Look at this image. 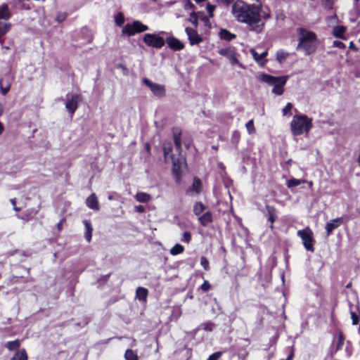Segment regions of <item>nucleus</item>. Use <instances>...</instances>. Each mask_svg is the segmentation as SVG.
<instances>
[{"label": "nucleus", "instance_id": "nucleus-42", "mask_svg": "<svg viewBox=\"0 0 360 360\" xmlns=\"http://www.w3.org/2000/svg\"><path fill=\"white\" fill-rule=\"evenodd\" d=\"M195 8L194 5L190 0H186L184 4L185 10H193Z\"/></svg>", "mask_w": 360, "mask_h": 360}, {"label": "nucleus", "instance_id": "nucleus-62", "mask_svg": "<svg viewBox=\"0 0 360 360\" xmlns=\"http://www.w3.org/2000/svg\"><path fill=\"white\" fill-rule=\"evenodd\" d=\"M196 3H202V2H204L206 0H195Z\"/></svg>", "mask_w": 360, "mask_h": 360}, {"label": "nucleus", "instance_id": "nucleus-41", "mask_svg": "<svg viewBox=\"0 0 360 360\" xmlns=\"http://www.w3.org/2000/svg\"><path fill=\"white\" fill-rule=\"evenodd\" d=\"M10 89V84L6 85L5 87L2 86V82L0 81V90L2 95H6Z\"/></svg>", "mask_w": 360, "mask_h": 360}, {"label": "nucleus", "instance_id": "nucleus-50", "mask_svg": "<svg viewBox=\"0 0 360 360\" xmlns=\"http://www.w3.org/2000/svg\"><path fill=\"white\" fill-rule=\"evenodd\" d=\"M232 138L234 140V141L236 142V143H237L238 142L239 138H240L239 132L238 131H234L233 133Z\"/></svg>", "mask_w": 360, "mask_h": 360}, {"label": "nucleus", "instance_id": "nucleus-33", "mask_svg": "<svg viewBox=\"0 0 360 360\" xmlns=\"http://www.w3.org/2000/svg\"><path fill=\"white\" fill-rule=\"evenodd\" d=\"M188 21L190 22H191L192 25L195 27H198V17L197 14L195 12H192L190 14V16H189V18H188Z\"/></svg>", "mask_w": 360, "mask_h": 360}, {"label": "nucleus", "instance_id": "nucleus-7", "mask_svg": "<svg viewBox=\"0 0 360 360\" xmlns=\"http://www.w3.org/2000/svg\"><path fill=\"white\" fill-rule=\"evenodd\" d=\"M148 30V27L136 20L132 24H127L122 29V34L127 36L134 35L136 33L143 32Z\"/></svg>", "mask_w": 360, "mask_h": 360}, {"label": "nucleus", "instance_id": "nucleus-11", "mask_svg": "<svg viewBox=\"0 0 360 360\" xmlns=\"http://www.w3.org/2000/svg\"><path fill=\"white\" fill-rule=\"evenodd\" d=\"M185 32L191 46L199 44L202 41V38L198 34L195 29L186 27L185 29Z\"/></svg>", "mask_w": 360, "mask_h": 360}, {"label": "nucleus", "instance_id": "nucleus-37", "mask_svg": "<svg viewBox=\"0 0 360 360\" xmlns=\"http://www.w3.org/2000/svg\"><path fill=\"white\" fill-rule=\"evenodd\" d=\"M351 319L352 321L353 325H357L359 321V316L354 311L350 312Z\"/></svg>", "mask_w": 360, "mask_h": 360}, {"label": "nucleus", "instance_id": "nucleus-19", "mask_svg": "<svg viewBox=\"0 0 360 360\" xmlns=\"http://www.w3.org/2000/svg\"><path fill=\"white\" fill-rule=\"evenodd\" d=\"M11 16L7 4L0 6V20H8Z\"/></svg>", "mask_w": 360, "mask_h": 360}, {"label": "nucleus", "instance_id": "nucleus-61", "mask_svg": "<svg viewBox=\"0 0 360 360\" xmlns=\"http://www.w3.org/2000/svg\"><path fill=\"white\" fill-rule=\"evenodd\" d=\"M2 112H3V106H2V105L0 103V116L1 115Z\"/></svg>", "mask_w": 360, "mask_h": 360}, {"label": "nucleus", "instance_id": "nucleus-22", "mask_svg": "<svg viewBox=\"0 0 360 360\" xmlns=\"http://www.w3.org/2000/svg\"><path fill=\"white\" fill-rule=\"evenodd\" d=\"M148 290L143 287H139L136 291V297L141 301H145L148 296Z\"/></svg>", "mask_w": 360, "mask_h": 360}, {"label": "nucleus", "instance_id": "nucleus-2", "mask_svg": "<svg viewBox=\"0 0 360 360\" xmlns=\"http://www.w3.org/2000/svg\"><path fill=\"white\" fill-rule=\"evenodd\" d=\"M181 133L176 129L173 130L174 142L176 154L172 153V147L170 143H164L163 150L166 161L171 160L172 163L173 174L179 179L181 169L186 164L185 158L181 154Z\"/></svg>", "mask_w": 360, "mask_h": 360}, {"label": "nucleus", "instance_id": "nucleus-1", "mask_svg": "<svg viewBox=\"0 0 360 360\" xmlns=\"http://www.w3.org/2000/svg\"><path fill=\"white\" fill-rule=\"evenodd\" d=\"M231 13L238 22L245 23L250 31L257 34L263 31L264 22L261 19L260 6L238 0L233 4Z\"/></svg>", "mask_w": 360, "mask_h": 360}, {"label": "nucleus", "instance_id": "nucleus-17", "mask_svg": "<svg viewBox=\"0 0 360 360\" xmlns=\"http://www.w3.org/2000/svg\"><path fill=\"white\" fill-rule=\"evenodd\" d=\"M86 205L88 207H89L91 210H99L98 199L95 193H92L87 198V199L86 200Z\"/></svg>", "mask_w": 360, "mask_h": 360}, {"label": "nucleus", "instance_id": "nucleus-38", "mask_svg": "<svg viewBox=\"0 0 360 360\" xmlns=\"http://www.w3.org/2000/svg\"><path fill=\"white\" fill-rule=\"evenodd\" d=\"M66 18H67V15L65 13H62V12L58 13V14L56 17V20L59 22H61L64 21Z\"/></svg>", "mask_w": 360, "mask_h": 360}, {"label": "nucleus", "instance_id": "nucleus-12", "mask_svg": "<svg viewBox=\"0 0 360 360\" xmlns=\"http://www.w3.org/2000/svg\"><path fill=\"white\" fill-rule=\"evenodd\" d=\"M219 53L229 59L231 65L238 63V60L236 56V53L233 49L231 47L221 49L219 51Z\"/></svg>", "mask_w": 360, "mask_h": 360}, {"label": "nucleus", "instance_id": "nucleus-34", "mask_svg": "<svg viewBox=\"0 0 360 360\" xmlns=\"http://www.w3.org/2000/svg\"><path fill=\"white\" fill-rule=\"evenodd\" d=\"M115 23L117 26H121L124 22V17L122 13H118L115 17Z\"/></svg>", "mask_w": 360, "mask_h": 360}, {"label": "nucleus", "instance_id": "nucleus-44", "mask_svg": "<svg viewBox=\"0 0 360 360\" xmlns=\"http://www.w3.org/2000/svg\"><path fill=\"white\" fill-rule=\"evenodd\" d=\"M215 8H216V6L214 5H211L210 4H208L207 5V11L209 13L210 17L212 18L213 16V12L214 11Z\"/></svg>", "mask_w": 360, "mask_h": 360}, {"label": "nucleus", "instance_id": "nucleus-4", "mask_svg": "<svg viewBox=\"0 0 360 360\" xmlns=\"http://www.w3.org/2000/svg\"><path fill=\"white\" fill-rule=\"evenodd\" d=\"M312 127V119L307 115H296L290 122V129L294 136L308 134Z\"/></svg>", "mask_w": 360, "mask_h": 360}, {"label": "nucleus", "instance_id": "nucleus-64", "mask_svg": "<svg viewBox=\"0 0 360 360\" xmlns=\"http://www.w3.org/2000/svg\"><path fill=\"white\" fill-rule=\"evenodd\" d=\"M13 208H14V210H15V211H19V210H20V209H19V208H18V207H16L15 206H14V207H13Z\"/></svg>", "mask_w": 360, "mask_h": 360}, {"label": "nucleus", "instance_id": "nucleus-30", "mask_svg": "<svg viewBox=\"0 0 360 360\" xmlns=\"http://www.w3.org/2000/svg\"><path fill=\"white\" fill-rule=\"evenodd\" d=\"M305 182H306L305 180H300V179H290L288 181L287 186H288V188H292V187L298 186L300 184H304Z\"/></svg>", "mask_w": 360, "mask_h": 360}, {"label": "nucleus", "instance_id": "nucleus-55", "mask_svg": "<svg viewBox=\"0 0 360 360\" xmlns=\"http://www.w3.org/2000/svg\"><path fill=\"white\" fill-rule=\"evenodd\" d=\"M200 20L203 21L206 25L210 23V20L206 16H202V18H200Z\"/></svg>", "mask_w": 360, "mask_h": 360}, {"label": "nucleus", "instance_id": "nucleus-32", "mask_svg": "<svg viewBox=\"0 0 360 360\" xmlns=\"http://www.w3.org/2000/svg\"><path fill=\"white\" fill-rule=\"evenodd\" d=\"M288 56V53L283 50H280L276 53V59L281 63L285 60Z\"/></svg>", "mask_w": 360, "mask_h": 360}, {"label": "nucleus", "instance_id": "nucleus-63", "mask_svg": "<svg viewBox=\"0 0 360 360\" xmlns=\"http://www.w3.org/2000/svg\"><path fill=\"white\" fill-rule=\"evenodd\" d=\"M358 163L360 166V154L359 155V157H358Z\"/></svg>", "mask_w": 360, "mask_h": 360}, {"label": "nucleus", "instance_id": "nucleus-26", "mask_svg": "<svg viewBox=\"0 0 360 360\" xmlns=\"http://www.w3.org/2000/svg\"><path fill=\"white\" fill-rule=\"evenodd\" d=\"M266 207V211H267V214H268V219L272 224L276 219L275 208L273 207L269 206V205H267ZM272 227H273V226L271 225V228H272Z\"/></svg>", "mask_w": 360, "mask_h": 360}, {"label": "nucleus", "instance_id": "nucleus-29", "mask_svg": "<svg viewBox=\"0 0 360 360\" xmlns=\"http://www.w3.org/2000/svg\"><path fill=\"white\" fill-rule=\"evenodd\" d=\"M126 360H138L137 354L132 349H127L124 354Z\"/></svg>", "mask_w": 360, "mask_h": 360}, {"label": "nucleus", "instance_id": "nucleus-56", "mask_svg": "<svg viewBox=\"0 0 360 360\" xmlns=\"http://www.w3.org/2000/svg\"><path fill=\"white\" fill-rule=\"evenodd\" d=\"M63 220H61L58 224H57V228L58 229V231H60L62 229V226H63Z\"/></svg>", "mask_w": 360, "mask_h": 360}, {"label": "nucleus", "instance_id": "nucleus-51", "mask_svg": "<svg viewBox=\"0 0 360 360\" xmlns=\"http://www.w3.org/2000/svg\"><path fill=\"white\" fill-rule=\"evenodd\" d=\"M233 0H216V1L220 4L228 6L229 5Z\"/></svg>", "mask_w": 360, "mask_h": 360}, {"label": "nucleus", "instance_id": "nucleus-45", "mask_svg": "<svg viewBox=\"0 0 360 360\" xmlns=\"http://www.w3.org/2000/svg\"><path fill=\"white\" fill-rule=\"evenodd\" d=\"M263 18L265 20L269 19L271 18V15L269 11H265L261 7V18Z\"/></svg>", "mask_w": 360, "mask_h": 360}, {"label": "nucleus", "instance_id": "nucleus-28", "mask_svg": "<svg viewBox=\"0 0 360 360\" xmlns=\"http://www.w3.org/2000/svg\"><path fill=\"white\" fill-rule=\"evenodd\" d=\"M205 210V206L200 202H197L193 206V212L195 215L198 216L202 214Z\"/></svg>", "mask_w": 360, "mask_h": 360}, {"label": "nucleus", "instance_id": "nucleus-57", "mask_svg": "<svg viewBox=\"0 0 360 360\" xmlns=\"http://www.w3.org/2000/svg\"><path fill=\"white\" fill-rule=\"evenodd\" d=\"M136 210L139 212H143L144 210L143 206H138L136 207Z\"/></svg>", "mask_w": 360, "mask_h": 360}, {"label": "nucleus", "instance_id": "nucleus-23", "mask_svg": "<svg viewBox=\"0 0 360 360\" xmlns=\"http://www.w3.org/2000/svg\"><path fill=\"white\" fill-rule=\"evenodd\" d=\"M84 224L85 229H86L84 236H85L86 240L88 242H89L91 239L93 228H92L90 221H89V220H84Z\"/></svg>", "mask_w": 360, "mask_h": 360}, {"label": "nucleus", "instance_id": "nucleus-36", "mask_svg": "<svg viewBox=\"0 0 360 360\" xmlns=\"http://www.w3.org/2000/svg\"><path fill=\"white\" fill-rule=\"evenodd\" d=\"M11 28V24L6 23L3 25H0L1 34L3 36Z\"/></svg>", "mask_w": 360, "mask_h": 360}, {"label": "nucleus", "instance_id": "nucleus-15", "mask_svg": "<svg viewBox=\"0 0 360 360\" xmlns=\"http://www.w3.org/2000/svg\"><path fill=\"white\" fill-rule=\"evenodd\" d=\"M167 44L169 48L175 51H180L184 48V44L175 37L167 38Z\"/></svg>", "mask_w": 360, "mask_h": 360}, {"label": "nucleus", "instance_id": "nucleus-60", "mask_svg": "<svg viewBox=\"0 0 360 360\" xmlns=\"http://www.w3.org/2000/svg\"><path fill=\"white\" fill-rule=\"evenodd\" d=\"M10 201H11V204L13 205V207L15 206V199H14V198L11 199Z\"/></svg>", "mask_w": 360, "mask_h": 360}, {"label": "nucleus", "instance_id": "nucleus-10", "mask_svg": "<svg viewBox=\"0 0 360 360\" xmlns=\"http://www.w3.org/2000/svg\"><path fill=\"white\" fill-rule=\"evenodd\" d=\"M82 100L80 94H72L70 100L65 103V108L68 112L72 115L78 108V103Z\"/></svg>", "mask_w": 360, "mask_h": 360}, {"label": "nucleus", "instance_id": "nucleus-35", "mask_svg": "<svg viewBox=\"0 0 360 360\" xmlns=\"http://www.w3.org/2000/svg\"><path fill=\"white\" fill-rule=\"evenodd\" d=\"M245 127L250 134L255 133V128L254 122L252 120H250V121H248L246 123Z\"/></svg>", "mask_w": 360, "mask_h": 360}, {"label": "nucleus", "instance_id": "nucleus-6", "mask_svg": "<svg viewBox=\"0 0 360 360\" xmlns=\"http://www.w3.org/2000/svg\"><path fill=\"white\" fill-rule=\"evenodd\" d=\"M297 236L301 238L305 249L313 252L314 251V240L312 231L309 227H307L304 229L299 230L297 231Z\"/></svg>", "mask_w": 360, "mask_h": 360}, {"label": "nucleus", "instance_id": "nucleus-46", "mask_svg": "<svg viewBox=\"0 0 360 360\" xmlns=\"http://www.w3.org/2000/svg\"><path fill=\"white\" fill-rule=\"evenodd\" d=\"M343 341H344V337H343V334L340 332L339 334H338V349L340 348L342 345H343Z\"/></svg>", "mask_w": 360, "mask_h": 360}, {"label": "nucleus", "instance_id": "nucleus-24", "mask_svg": "<svg viewBox=\"0 0 360 360\" xmlns=\"http://www.w3.org/2000/svg\"><path fill=\"white\" fill-rule=\"evenodd\" d=\"M346 31V28L344 26H338L335 27L333 30V34L338 38H340L345 39V37L343 36L344 33Z\"/></svg>", "mask_w": 360, "mask_h": 360}, {"label": "nucleus", "instance_id": "nucleus-58", "mask_svg": "<svg viewBox=\"0 0 360 360\" xmlns=\"http://www.w3.org/2000/svg\"><path fill=\"white\" fill-rule=\"evenodd\" d=\"M294 356L293 352H291L285 360H292Z\"/></svg>", "mask_w": 360, "mask_h": 360}, {"label": "nucleus", "instance_id": "nucleus-21", "mask_svg": "<svg viewBox=\"0 0 360 360\" xmlns=\"http://www.w3.org/2000/svg\"><path fill=\"white\" fill-rule=\"evenodd\" d=\"M199 221L202 226H207L208 224L211 223L212 221V213L210 212H206L199 218Z\"/></svg>", "mask_w": 360, "mask_h": 360}, {"label": "nucleus", "instance_id": "nucleus-52", "mask_svg": "<svg viewBox=\"0 0 360 360\" xmlns=\"http://www.w3.org/2000/svg\"><path fill=\"white\" fill-rule=\"evenodd\" d=\"M284 19H285V15L282 13L277 14V15H276L277 20L283 21Z\"/></svg>", "mask_w": 360, "mask_h": 360}, {"label": "nucleus", "instance_id": "nucleus-20", "mask_svg": "<svg viewBox=\"0 0 360 360\" xmlns=\"http://www.w3.org/2000/svg\"><path fill=\"white\" fill-rule=\"evenodd\" d=\"M5 347L11 351H16L18 350L20 347V341L18 339H16L13 341H8L5 344Z\"/></svg>", "mask_w": 360, "mask_h": 360}, {"label": "nucleus", "instance_id": "nucleus-47", "mask_svg": "<svg viewBox=\"0 0 360 360\" xmlns=\"http://www.w3.org/2000/svg\"><path fill=\"white\" fill-rule=\"evenodd\" d=\"M333 46L341 49H344L345 48V45L340 41H334Z\"/></svg>", "mask_w": 360, "mask_h": 360}, {"label": "nucleus", "instance_id": "nucleus-31", "mask_svg": "<svg viewBox=\"0 0 360 360\" xmlns=\"http://www.w3.org/2000/svg\"><path fill=\"white\" fill-rule=\"evenodd\" d=\"M184 247L180 244H176L171 250H170V254L172 255H176L179 254H181L184 252Z\"/></svg>", "mask_w": 360, "mask_h": 360}, {"label": "nucleus", "instance_id": "nucleus-5", "mask_svg": "<svg viewBox=\"0 0 360 360\" xmlns=\"http://www.w3.org/2000/svg\"><path fill=\"white\" fill-rule=\"evenodd\" d=\"M288 78L289 77L287 75L274 77L264 73L259 76V79L261 82L266 83L267 84L274 87L272 89V93L278 96L283 94L284 91V85L287 82Z\"/></svg>", "mask_w": 360, "mask_h": 360}, {"label": "nucleus", "instance_id": "nucleus-13", "mask_svg": "<svg viewBox=\"0 0 360 360\" xmlns=\"http://www.w3.org/2000/svg\"><path fill=\"white\" fill-rule=\"evenodd\" d=\"M250 53L254 58V60L259 65H264L266 63V56L268 53L266 51H263L262 53H258L255 49H252L250 50Z\"/></svg>", "mask_w": 360, "mask_h": 360}, {"label": "nucleus", "instance_id": "nucleus-40", "mask_svg": "<svg viewBox=\"0 0 360 360\" xmlns=\"http://www.w3.org/2000/svg\"><path fill=\"white\" fill-rule=\"evenodd\" d=\"M191 236L190 232L185 231L183 233L182 240L188 243L191 241Z\"/></svg>", "mask_w": 360, "mask_h": 360}, {"label": "nucleus", "instance_id": "nucleus-48", "mask_svg": "<svg viewBox=\"0 0 360 360\" xmlns=\"http://www.w3.org/2000/svg\"><path fill=\"white\" fill-rule=\"evenodd\" d=\"M211 288V285L207 281H205L202 285H201V289L203 291H207Z\"/></svg>", "mask_w": 360, "mask_h": 360}, {"label": "nucleus", "instance_id": "nucleus-16", "mask_svg": "<svg viewBox=\"0 0 360 360\" xmlns=\"http://www.w3.org/2000/svg\"><path fill=\"white\" fill-rule=\"evenodd\" d=\"M201 190V181L197 178H194L192 185L187 189L188 195L198 194Z\"/></svg>", "mask_w": 360, "mask_h": 360}, {"label": "nucleus", "instance_id": "nucleus-27", "mask_svg": "<svg viewBox=\"0 0 360 360\" xmlns=\"http://www.w3.org/2000/svg\"><path fill=\"white\" fill-rule=\"evenodd\" d=\"M136 199L140 202H147L150 200V196L148 193L140 192L136 195Z\"/></svg>", "mask_w": 360, "mask_h": 360}, {"label": "nucleus", "instance_id": "nucleus-25", "mask_svg": "<svg viewBox=\"0 0 360 360\" xmlns=\"http://www.w3.org/2000/svg\"><path fill=\"white\" fill-rule=\"evenodd\" d=\"M27 354L25 349L17 352L10 360H27Z\"/></svg>", "mask_w": 360, "mask_h": 360}, {"label": "nucleus", "instance_id": "nucleus-49", "mask_svg": "<svg viewBox=\"0 0 360 360\" xmlns=\"http://www.w3.org/2000/svg\"><path fill=\"white\" fill-rule=\"evenodd\" d=\"M221 353L218 352L210 355L207 360H217L221 356Z\"/></svg>", "mask_w": 360, "mask_h": 360}, {"label": "nucleus", "instance_id": "nucleus-8", "mask_svg": "<svg viewBox=\"0 0 360 360\" xmlns=\"http://www.w3.org/2000/svg\"><path fill=\"white\" fill-rule=\"evenodd\" d=\"M143 41L148 46L156 49H160L165 45L164 39L155 34H146L143 37Z\"/></svg>", "mask_w": 360, "mask_h": 360}, {"label": "nucleus", "instance_id": "nucleus-9", "mask_svg": "<svg viewBox=\"0 0 360 360\" xmlns=\"http://www.w3.org/2000/svg\"><path fill=\"white\" fill-rule=\"evenodd\" d=\"M143 82L150 89L155 96L163 97L165 96V87L164 85L154 83L147 78H143Z\"/></svg>", "mask_w": 360, "mask_h": 360}, {"label": "nucleus", "instance_id": "nucleus-18", "mask_svg": "<svg viewBox=\"0 0 360 360\" xmlns=\"http://www.w3.org/2000/svg\"><path fill=\"white\" fill-rule=\"evenodd\" d=\"M219 36L221 39L227 41H230L236 37V34L231 33L229 30L226 29H221L219 32Z\"/></svg>", "mask_w": 360, "mask_h": 360}, {"label": "nucleus", "instance_id": "nucleus-53", "mask_svg": "<svg viewBox=\"0 0 360 360\" xmlns=\"http://www.w3.org/2000/svg\"><path fill=\"white\" fill-rule=\"evenodd\" d=\"M349 49H353L355 51H358V48L355 46L353 41L349 43Z\"/></svg>", "mask_w": 360, "mask_h": 360}, {"label": "nucleus", "instance_id": "nucleus-43", "mask_svg": "<svg viewBox=\"0 0 360 360\" xmlns=\"http://www.w3.org/2000/svg\"><path fill=\"white\" fill-rule=\"evenodd\" d=\"M292 108V103H288L285 107L283 109V115H286L291 110Z\"/></svg>", "mask_w": 360, "mask_h": 360}, {"label": "nucleus", "instance_id": "nucleus-39", "mask_svg": "<svg viewBox=\"0 0 360 360\" xmlns=\"http://www.w3.org/2000/svg\"><path fill=\"white\" fill-rule=\"evenodd\" d=\"M200 264L205 270L209 269V262L205 257H202L200 259Z\"/></svg>", "mask_w": 360, "mask_h": 360}, {"label": "nucleus", "instance_id": "nucleus-3", "mask_svg": "<svg viewBox=\"0 0 360 360\" xmlns=\"http://www.w3.org/2000/svg\"><path fill=\"white\" fill-rule=\"evenodd\" d=\"M298 44L297 50L304 52L305 55L309 56L314 53L319 44L316 34L304 28L298 29Z\"/></svg>", "mask_w": 360, "mask_h": 360}, {"label": "nucleus", "instance_id": "nucleus-59", "mask_svg": "<svg viewBox=\"0 0 360 360\" xmlns=\"http://www.w3.org/2000/svg\"><path fill=\"white\" fill-rule=\"evenodd\" d=\"M4 129V126H3L2 123L0 122V135L2 134Z\"/></svg>", "mask_w": 360, "mask_h": 360}, {"label": "nucleus", "instance_id": "nucleus-14", "mask_svg": "<svg viewBox=\"0 0 360 360\" xmlns=\"http://www.w3.org/2000/svg\"><path fill=\"white\" fill-rule=\"evenodd\" d=\"M343 222L342 217H338L328 221L326 225L327 235L329 236L332 231L339 227Z\"/></svg>", "mask_w": 360, "mask_h": 360}, {"label": "nucleus", "instance_id": "nucleus-54", "mask_svg": "<svg viewBox=\"0 0 360 360\" xmlns=\"http://www.w3.org/2000/svg\"><path fill=\"white\" fill-rule=\"evenodd\" d=\"M324 2H325L326 6L330 7L333 2V0H324Z\"/></svg>", "mask_w": 360, "mask_h": 360}]
</instances>
